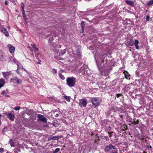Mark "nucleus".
<instances>
[{"label": "nucleus", "instance_id": "13d9d810", "mask_svg": "<svg viewBox=\"0 0 153 153\" xmlns=\"http://www.w3.org/2000/svg\"><path fill=\"white\" fill-rule=\"evenodd\" d=\"M120 95V94H119V95H118V96H117V97H119Z\"/></svg>", "mask_w": 153, "mask_h": 153}, {"label": "nucleus", "instance_id": "7c9ffc66", "mask_svg": "<svg viewBox=\"0 0 153 153\" xmlns=\"http://www.w3.org/2000/svg\"><path fill=\"white\" fill-rule=\"evenodd\" d=\"M60 149L58 148H56L55 150L53 152V153H56L59 151Z\"/></svg>", "mask_w": 153, "mask_h": 153}, {"label": "nucleus", "instance_id": "bb28decb", "mask_svg": "<svg viewBox=\"0 0 153 153\" xmlns=\"http://www.w3.org/2000/svg\"><path fill=\"white\" fill-rule=\"evenodd\" d=\"M66 51L65 50H63L59 54V55H64L66 53Z\"/></svg>", "mask_w": 153, "mask_h": 153}, {"label": "nucleus", "instance_id": "f257e3e1", "mask_svg": "<svg viewBox=\"0 0 153 153\" xmlns=\"http://www.w3.org/2000/svg\"><path fill=\"white\" fill-rule=\"evenodd\" d=\"M66 83L69 87H74L76 82V78L73 77H68L66 79Z\"/></svg>", "mask_w": 153, "mask_h": 153}, {"label": "nucleus", "instance_id": "603ef678", "mask_svg": "<svg viewBox=\"0 0 153 153\" xmlns=\"http://www.w3.org/2000/svg\"><path fill=\"white\" fill-rule=\"evenodd\" d=\"M18 68H17V71H17V72L19 74V71H18Z\"/></svg>", "mask_w": 153, "mask_h": 153}, {"label": "nucleus", "instance_id": "a19ab883", "mask_svg": "<svg viewBox=\"0 0 153 153\" xmlns=\"http://www.w3.org/2000/svg\"><path fill=\"white\" fill-rule=\"evenodd\" d=\"M22 14H23V16L24 17H25V11H24V9H23V10H22Z\"/></svg>", "mask_w": 153, "mask_h": 153}, {"label": "nucleus", "instance_id": "4be33fe9", "mask_svg": "<svg viewBox=\"0 0 153 153\" xmlns=\"http://www.w3.org/2000/svg\"><path fill=\"white\" fill-rule=\"evenodd\" d=\"M124 74L125 75V78L126 79H128L130 76L129 74L128 73L127 71H125L124 72Z\"/></svg>", "mask_w": 153, "mask_h": 153}, {"label": "nucleus", "instance_id": "6e6552de", "mask_svg": "<svg viewBox=\"0 0 153 153\" xmlns=\"http://www.w3.org/2000/svg\"><path fill=\"white\" fill-rule=\"evenodd\" d=\"M79 102V105L81 107L82 105L83 106L85 107L87 103V100L85 99H82L80 100Z\"/></svg>", "mask_w": 153, "mask_h": 153}, {"label": "nucleus", "instance_id": "a878e982", "mask_svg": "<svg viewBox=\"0 0 153 153\" xmlns=\"http://www.w3.org/2000/svg\"><path fill=\"white\" fill-rule=\"evenodd\" d=\"M147 5L149 6L151 4H153V0H151L149 1L147 4Z\"/></svg>", "mask_w": 153, "mask_h": 153}, {"label": "nucleus", "instance_id": "f8f14e48", "mask_svg": "<svg viewBox=\"0 0 153 153\" xmlns=\"http://www.w3.org/2000/svg\"><path fill=\"white\" fill-rule=\"evenodd\" d=\"M5 56L4 54L2 51H0V60L2 61L4 60L5 59Z\"/></svg>", "mask_w": 153, "mask_h": 153}, {"label": "nucleus", "instance_id": "dca6fc26", "mask_svg": "<svg viewBox=\"0 0 153 153\" xmlns=\"http://www.w3.org/2000/svg\"><path fill=\"white\" fill-rule=\"evenodd\" d=\"M2 74L3 75V76L4 77H5L7 76H8L9 75H10L11 74V72L10 71H9V72H3Z\"/></svg>", "mask_w": 153, "mask_h": 153}, {"label": "nucleus", "instance_id": "aec40b11", "mask_svg": "<svg viewBox=\"0 0 153 153\" xmlns=\"http://www.w3.org/2000/svg\"><path fill=\"white\" fill-rule=\"evenodd\" d=\"M9 142L10 143L11 147H15V145H14V143L12 139H10L9 140Z\"/></svg>", "mask_w": 153, "mask_h": 153}, {"label": "nucleus", "instance_id": "423d86ee", "mask_svg": "<svg viewBox=\"0 0 153 153\" xmlns=\"http://www.w3.org/2000/svg\"><path fill=\"white\" fill-rule=\"evenodd\" d=\"M0 30H1L6 37H8L9 36V33L6 29L1 25H0Z\"/></svg>", "mask_w": 153, "mask_h": 153}, {"label": "nucleus", "instance_id": "5701e85b", "mask_svg": "<svg viewBox=\"0 0 153 153\" xmlns=\"http://www.w3.org/2000/svg\"><path fill=\"white\" fill-rule=\"evenodd\" d=\"M59 77L62 80H64L65 79V77L62 74L59 73Z\"/></svg>", "mask_w": 153, "mask_h": 153}, {"label": "nucleus", "instance_id": "864d4df0", "mask_svg": "<svg viewBox=\"0 0 153 153\" xmlns=\"http://www.w3.org/2000/svg\"><path fill=\"white\" fill-rule=\"evenodd\" d=\"M37 63L38 64H41V63L40 62H37Z\"/></svg>", "mask_w": 153, "mask_h": 153}, {"label": "nucleus", "instance_id": "c756f323", "mask_svg": "<svg viewBox=\"0 0 153 153\" xmlns=\"http://www.w3.org/2000/svg\"><path fill=\"white\" fill-rule=\"evenodd\" d=\"M17 66H18V69L19 68H20V69H21L22 68H23V67L21 65V64H19L18 63H17Z\"/></svg>", "mask_w": 153, "mask_h": 153}, {"label": "nucleus", "instance_id": "bf43d9fd", "mask_svg": "<svg viewBox=\"0 0 153 153\" xmlns=\"http://www.w3.org/2000/svg\"><path fill=\"white\" fill-rule=\"evenodd\" d=\"M56 35H55L54 36V37H56Z\"/></svg>", "mask_w": 153, "mask_h": 153}, {"label": "nucleus", "instance_id": "c03bdc74", "mask_svg": "<svg viewBox=\"0 0 153 153\" xmlns=\"http://www.w3.org/2000/svg\"><path fill=\"white\" fill-rule=\"evenodd\" d=\"M84 28H85V27H81V29H82V33L84 31Z\"/></svg>", "mask_w": 153, "mask_h": 153}, {"label": "nucleus", "instance_id": "3c124183", "mask_svg": "<svg viewBox=\"0 0 153 153\" xmlns=\"http://www.w3.org/2000/svg\"><path fill=\"white\" fill-rule=\"evenodd\" d=\"M14 152H15V153H18V152H16V151L15 150V149H14Z\"/></svg>", "mask_w": 153, "mask_h": 153}, {"label": "nucleus", "instance_id": "39448f33", "mask_svg": "<svg viewBox=\"0 0 153 153\" xmlns=\"http://www.w3.org/2000/svg\"><path fill=\"white\" fill-rule=\"evenodd\" d=\"M14 114V111H12L8 113L7 114V117L12 121H13L15 118Z\"/></svg>", "mask_w": 153, "mask_h": 153}, {"label": "nucleus", "instance_id": "09e8293b", "mask_svg": "<svg viewBox=\"0 0 153 153\" xmlns=\"http://www.w3.org/2000/svg\"><path fill=\"white\" fill-rule=\"evenodd\" d=\"M108 133L109 134V136L110 137H111L112 135H111V134L110 133H109V132H108Z\"/></svg>", "mask_w": 153, "mask_h": 153}, {"label": "nucleus", "instance_id": "58836bf2", "mask_svg": "<svg viewBox=\"0 0 153 153\" xmlns=\"http://www.w3.org/2000/svg\"><path fill=\"white\" fill-rule=\"evenodd\" d=\"M146 21H148L149 20V16H146Z\"/></svg>", "mask_w": 153, "mask_h": 153}, {"label": "nucleus", "instance_id": "e2e57ef3", "mask_svg": "<svg viewBox=\"0 0 153 153\" xmlns=\"http://www.w3.org/2000/svg\"><path fill=\"white\" fill-rule=\"evenodd\" d=\"M1 121H0V125H1Z\"/></svg>", "mask_w": 153, "mask_h": 153}, {"label": "nucleus", "instance_id": "de8ad7c7", "mask_svg": "<svg viewBox=\"0 0 153 153\" xmlns=\"http://www.w3.org/2000/svg\"><path fill=\"white\" fill-rule=\"evenodd\" d=\"M4 3L6 5H7L8 4V2L7 1H5Z\"/></svg>", "mask_w": 153, "mask_h": 153}, {"label": "nucleus", "instance_id": "f3484780", "mask_svg": "<svg viewBox=\"0 0 153 153\" xmlns=\"http://www.w3.org/2000/svg\"><path fill=\"white\" fill-rule=\"evenodd\" d=\"M138 43L139 41L135 39L134 41V44L136 48L137 49H139V46L138 45Z\"/></svg>", "mask_w": 153, "mask_h": 153}, {"label": "nucleus", "instance_id": "f03ea898", "mask_svg": "<svg viewBox=\"0 0 153 153\" xmlns=\"http://www.w3.org/2000/svg\"><path fill=\"white\" fill-rule=\"evenodd\" d=\"M10 82H13L14 83L18 85L22 84V81L19 78L16 77H13L10 79Z\"/></svg>", "mask_w": 153, "mask_h": 153}, {"label": "nucleus", "instance_id": "7ed1b4c3", "mask_svg": "<svg viewBox=\"0 0 153 153\" xmlns=\"http://www.w3.org/2000/svg\"><path fill=\"white\" fill-rule=\"evenodd\" d=\"M116 149V147L115 146L112 145L111 144H109L108 145H107L105 148V152H108L112 149Z\"/></svg>", "mask_w": 153, "mask_h": 153}, {"label": "nucleus", "instance_id": "20e7f679", "mask_svg": "<svg viewBox=\"0 0 153 153\" xmlns=\"http://www.w3.org/2000/svg\"><path fill=\"white\" fill-rule=\"evenodd\" d=\"M37 116L38 120L42 121L45 123H47V119L44 116L39 114H38Z\"/></svg>", "mask_w": 153, "mask_h": 153}, {"label": "nucleus", "instance_id": "a18cd8bd", "mask_svg": "<svg viewBox=\"0 0 153 153\" xmlns=\"http://www.w3.org/2000/svg\"><path fill=\"white\" fill-rule=\"evenodd\" d=\"M4 152V149L2 148H0V152Z\"/></svg>", "mask_w": 153, "mask_h": 153}, {"label": "nucleus", "instance_id": "8fccbe9b", "mask_svg": "<svg viewBox=\"0 0 153 153\" xmlns=\"http://www.w3.org/2000/svg\"><path fill=\"white\" fill-rule=\"evenodd\" d=\"M4 96H5V97H9V95H6V94L4 95Z\"/></svg>", "mask_w": 153, "mask_h": 153}, {"label": "nucleus", "instance_id": "e433bc0d", "mask_svg": "<svg viewBox=\"0 0 153 153\" xmlns=\"http://www.w3.org/2000/svg\"><path fill=\"white\" fill-rule=\"evenodd\" d=\"M81 27H85L84 22L83 21H82L81 22Z\"/></svg>", "mask_w": 153, "mask_h": 153}, {"label": "nucleus", "instance_id": "9b49d317", "mask_svg": "<svg viewBox=\"0 0 153 153\" xmlns=\"http://www.w3.org/2000/svg\"><path fill=\"white\" fill-rule=\"evenodd\" d=\"M126 3L129 5L133 7L134 6V4L133 1L131 0H126L125 1Z\"/></svg>", "mask_w": 153, "mask_h": 153}, {"label": "nucleus", "instance_id": "6e6d98bb", "mask_svg": "<svg viewBox=\"0 0 153 153\" xmlns=\"http://www.w3.org/2000/svg\"><path fill=\"white\" fill-rule=\"evenodd\" d=\"M6 153H11L10 152L7 151Z\"/></svg>", "mask_w": 153, "mask_h": 153}, {"label": "nucleus", "instance_id": "c9c22d12", "mask_svg": "<svg viewBox=\"0 0 153 153\" xmlns=\"http://www.w3.org/2000/svg\"><path fill=\"white\" fill-rule=\"evenodd\" d=\"M147 148L149 149H150L152 148V147L151 146H150L149 144L147 145L146 146Z\"/></svg>", "mask_w": 153, "mask_h": 153}, {"label": "nucleus", "instance_id": "37998d69", "mask_svg": "<svg viewBox=\"0 0 153 153\" xmlns=\"http://www.w3.org/2000/svg\"><path fill=\"white\" fill-rule=\"evenodd\" d=\"M104 137L105 138V139L106 140H109V139L108 138V137L107 136H104Z\"/></svg>", "mask_w": 153, "mask_h": 153}, {"label": "nucleus", "instance_id": "473e14b6", "mask_svg": "<svg viewBox=\"0 0 153 153\" xmlns=\"http://www.w3.org/2000/svg\"><path fill=\"white\" fill-rule=\"evenodd\" d=\"M20 108V106H17L15 107L14 108V109L16 111L19 110Z\"/></svg>", "mask_w": 153, "mask_h": 153}, {"label": "nucleus", "instance_id": "052dcab7", "mask_svg": "<svg viewBox=\"0 0 153 153\" xmlns=\"http://www.w3.org/2000/svg\"><path fill=\"white\" fill-rule=\"evenodd\" d=\"M1 115L0 114V118L1 117Z\"/></svg>", "mask_w": 153, "mask_h": 153}, {"label": "nucleus", "instance_id": "6ab92c4d", "mask_svg": "<svg viewBox=\"0 0 153 153\" xmlns=\"http://www.w3.org/2000/svg\"><path fill=\"white\" fill-rule=\"evenodd\" d=\"M63 97L67 101L70 102L71 100V97L70 96H64Z\"/></svg>", "mask_w": 153, "mask_h": 153}, {"label": "nucleus", "instance_id": "a211bd4d", "mask_svg": "<svg viewBox=\"0 0 153 153\" xmlns=\"http://www.w3.org/2000/svg\"><path fill=\"white\" fill-rule=\"evenodd\" d=\"M31 45L34 48V51L35 52H36L38 51V48L37 47L35 44H31Z\"/></svg>", "mask_w": 153, "mask_h": 153}, {"label": "nucleus", "instance_id": "49530a36", "mask_svg": "<svg viewBox=\"0 0 153 153\" xmlns=\"http://www.w3.org/2000/svg\"><path fill=\"white\" fill-rule=\"evenodd\" d=\"M58 116H59V114H56L55 115V117H58Z\"/></svg>", "mask_w": 153, "mask_h": 153}, {"label": "nucleus", "instance_id": "ddd939ff", "mask_svg": "<svg viewBox=\"0 0 153 153\" xmlns=\"http://www.w3.org/2000/svg\"><path fill=\"white\" fill-rule=\"evenodd\" d=\"M26 113L29 116L32 115L33 113V111L32 110L30 109H27L26 111Z\"/></svg>", "mask_w": 153, "mask_h": 153}, {"label": "nucleus", "instance_id": "393cba45", "mask_svg": "<svg viewBox=\"0 0 153 153\" xmlns=\"http://www.w3.org/2000/svg\"><path fill=\"white\" fill-rule=\"evenodd\" d=\"M56 48H57V46H56ZM53 51L54 52L56 53H58V49L56 48H53Z\"/></svg>", "mask_w": 153, "mask_h": 153}, {"label": "nucleus", "instance_id": "79ce46f5", "mask_svg": "<svg viewBox=\"0 0 153 153\" xmlns=\"http://www.w3.org/2000/svg\"><path fill=\"white\" fill-rule=\"evenodd\" d=\"M1 94L3 95H5L6 94V92L4 91H3L1 93Z\"/></svg>", "mask_w": 153, "mask_h": 153}, {"label": "nucleus", "instance_id": "9d476101", "mask_svg": "<svg viewBox=\"0 0 153 153\" xmlns=\"http://www.w3.org/2000/svg\"><path fill=\"white\" fill-rule=\"evenodd\" d=\"M9 58L10 59V61L13 62H14L15 64L18 63V62L17 60L14 57H13L12 56H10L9 57Z\"/></svg>", "mask_w": 153, "mask_h": 153}, {"label": "nucleus", "instance_id": "c85d7f7f", "mask_svg": "<svg viewBox=\"0 0 153 153\" xmlns=\"http://www.w3.org/2000/svg\"><path fill=\"white\" fill-rule=\"evenodd\" d=\"M129 44L131 46H132L133 45H134L133 41L132 40L130 41L129 42Z\"/></svg>", "mask_w": 153, "mask_h": 153}, {"label": "nucleus", "instance_id": "4d7b16f0", "mask_svg": "<svg viewBox=\"0 0 153 153\" xmlns=\"http://www.w3.org/2000/svg\"><path fill=\"white\" fill-rule=\"evenodd\" d=\"M61 71L62 72H63L64 71L63 70L61 69Z\"/></svg>", "mask_w": 153, "mask_h": 153}, {"label": "nucleus", "instance_id": "412c9836", "mask_svg": "<svg viewBox=\"0 0 153 153\" xmlns=\"http://www.w3.org/2000/svg\"><path fill=\"white\" fill-rule=\"evenodd\" d=\"M97 66L98 67V69L100 72L99 73L100 74L102 73L103 72V67H99L98 65H97Z\"/></svg>", "mask_w": 153, "mask_h": 153}, {"label": "nucleus", "instance_id": "0e129e2a", "mask_svg": "<svg viewBox=\"0 0 153 153\" xmlns=\"http://www.w3.org/2000/svg\"><path fill=\"white\" fill-rule=\"evenodd\" d=\"M10 28V26H9V27H8V28Z\"/></svg>", "mask_w": 153, "mask_h": 153}, {"label": "nucleus", "instance_id": "f704fd0d", "mask_svg": "<svg viewBox=\"0 0 153 153\" xmlns=\"http://www.w3.org/2000/svg\"><path fill=\"white\" fill-rule=\"evenodd\" d=\"M53 73L55 74H56L57 73V70L53 68L52 69Z\"/></svg>", "mask_w": 153, "mask_h": 153}, {"label": "nucleus", "instance_id": "72a5a7b5", "mask_svg": "<svg viewBox=\"0 0 153 153\" xmlns=\"http://www.w3.org/2000/svg\"><path fill=\"white\" fill-rule=\"evenodd\" d=\"M21 6L22 7V9L23 10V9H24V5L23 2H21Z\"/></svg>", "mask_w": 153, "mask_h": 153}, {"label": "nucleus", "instance_id": "680f3d73", "mask_svg": "<svg viewBox=\"0 0 153 153\" xmlns=\"http://www.w3.org/2000/svg\"><path fill=\"white\" fill-rule=\"evenodd\" d=\"M59 59L60 60H63V59H61V58H60Z\"/></svg>", "mask_w": 153, "mask_h": 153}, {"label": "nucleus", "instance_id": "5fc2aeb1", "mask_svg": "<svg viewBox=\"0 0 153 153\" xmlns=\"http://www.w3.org/2000/svg\"><path fill=\"white\" fill-rule=\"evenodd\" d=\"M5 114L7 116V114H8V113H7V112H6L5 113Z\"/></svg>", "mask_w": 153, "mask_h": 153}, {"label": "nucleus", "instance_id": "0eeeda50", "mask_svg": "<svg viewBox=\"0 0 153 153\" xmlns=\"http://www.w3.org/2000/svg\"><path fill=\"white\" fill-rule=\"evenodd\" d=\"M91 101L93 104L95 106L98 105L100 103L99 98H93L91 100Z\"/></svg>", "mask_w": 153, "mask_h": 153}, {"label": "nucleus", "instance_id": "b1692460", "mask_svg": "<svg viewBox=\"0 0 153 153\" xmlns=\"http://www.w3.org/2000/svg\"><path fill=\"white\" fill-rule=\"evenodd\" d=\"M7 128L6 126H5L4 128L2 131L3 134H4V133L7 131Z\"/></svg>", "mask_w": 153, "mask_h": 153}, {"label": "nucleus", "instance_id": "4c0bfd02", "mask_svg": "<svg viewBox=\"0 0 153 153\" xmlns=\"http://www.w3.org/2000/svg\"><path fill=\"white\" fill-rule=\"evenodd\" d=\"M53 37H52V38L49 39L48 40V42H52L53 41Z\"/></svg>", "mask_w": 153, "mask_h": 153}, {"label": "nucleus", "instance_id": "2f4dec72", "mask_svg": "<svg viewBox=\"0 0 153 153\" xmlns=\"http://www.w3.org/2000/svg\"><path fill=\"white\" fill-rule=\"evenodd\" d=\"M139 121L138 120H137L136 121L135 120H134V122L133 123H132V124H133L134 123V125H135L136 124H138L139 123Z\"/></svg>", "mask_w": 153, "mask_h": 153}, {"label": "nucleus", "instance_id": "cd10ccee", "mask_svg": "<svg viewBox=\"0 0 153 153\" xmlns=\"http://www.w3.org/2000/svg\"><path fill=\"white\" fill-rule=\"evenodd\" d=\"M111 153H118L117 151V148H116V149H115L112 150Z\"/></svg>", "mask_w": 153, "mask_h": 153}, {"label": "nucleus", "instance_id": "4468645a", "mask_svg": "<svg viewBox=\"0 0 153 153\" xmlns=\"http://www.w3.org/2000/svg\"><path fill=\"white\" fill-rule=\"evenodd\" d=\"M5 81L2 78L0 79V88L3 87L5 84Z\"/></svg>", "mask_w": 153, "mask_h": 153}, {"label": "nucleus", "instance_id": "ea45409f", "mask_svg": "<svg viewBox=\"0 0 153 153\" xmlns=\"http://www.w3.org/2000/svg\"><path fill=\"white\" fill-rule=\"evenodd\" d=\"M10 2L13 3L14 4L16 5V4L15 1V0H10Z\"/></svg>", "mask_w": 153, "mask_h": 153}, {"label": "nucleus", "instance_id": "1a4fd4ad", "mask_svg": "<svg viewBox=\"0 0 153 153\" xmlns=\"http://www.w3.org/2000/svg\"><path fill=\"white\" fill-rule=\"evenodd\" d=\"M8 47L9 48L10 51L11 53H14L15 51V48L13 45L9 44L8 45Z\"/></svg>", "mask_w": 153, "mask_h": 153}, {"label": "nucleus", "instance_id": "69168bd1", "mask_svg": "<svg viewBox=\"0 0 153 153\" xmlns=\"http://www.w3.org/2000/svg\"><path fill=\"white\" fill-rule=\"evenodd\" d=\"M102 62H104V61L103 60H102Z\"/></svg>", "mask_w": 153, "mask_h": 153}, {"label": "nucleus", "instance_id": "2eb2a0df", "mask_svg": "<svg viewBox=\"0 0 153 153\" xmlns=\"http://www.w3.org/2000/svg\"><path fill=\"white\" fill-rule=\"evenodd\" d=\"M59 139L58 137L56 136H53L51 137H48V140L50 141L51 140H57Z\"/></svg>", "mask_w": 153, "mask_h": 153}]
</instances>
